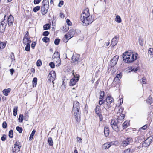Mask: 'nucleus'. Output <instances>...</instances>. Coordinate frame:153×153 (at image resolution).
I'll return each instance as SVG.
<instances>
[{"label": "nucleus", "mask_w": 153, "mask_h": 153, "mask_svg": "<svg viewBox=\"0 0 153 153\" xmlns=\"http://www.w3.org/2000/svg\"><path fill=\"white\" fill-rule=\"evenodd\" d=\"M81 19L83 25L87 26L91 24L93 21V19L90 16L89 10L86 8L84 10L81 15Z\"/></svg>", "instance_id": "1"}, {"label": "nucleus", "mask_w": 153, "mask_h": 153, "mask_svg": "<svg viewBox=\"0 0 153 153\" xmlns=\"http://www.w3.org/2000/svg\"><path fill=\"white\" fill-rule=\"evenodd\" d=\"M137 53L135 54L131 51H128L123 53V60L125 62L131 63L137 59Z\"/></svg>", "instance_id": "2"}, {"label": "nucleus", "mask_w": 153, "mask_h": 153, "mask_svg": "<svg viewBox=\"0 0 153 153\" xmlns=\"http://www.w3.org/2000/svg\"><path fill=\"white\" fill-rule=\"evenodd\" d=\"M74 116L76 121L77 122L80 121L81 111L80 110V104L77 101H74L73 105Z\"/></svg>", "instance_id": "3"}, {"label": "nucleus", "mask_w": 153, "mask_h": 153, "mask_svg": "<svg viewBox=\"0 0 153 153\" xmlns=\"http://www.w3.org/2000/svg\"><path fill=\"white\" fill-rule=\"evenodd\" d=\"M48 3H49L48 0H44L42 3L41 12L42 15H44L47 12L49 6Z\"/></svg>", "instance_id": "4"}, {"label": "nucleus", "mask_w": 153, "mask_h": 153, "mask_svg": "<svg viewBox=\"0 0 153 153\" xmlns=\"http://www.w3.org/2000/svg\"><path fill=\"white\" fill-rule=\"evenodd\" d=\"M75 33V31L74 29L70 30L63 37V42L65 43L67 42L69 39L74 36Z\"/></svg>", "instance_id": "5"}, {"label": "nucleus", "mask_w": 153, "mask_h": 153, "mask_svg": "<svg viewBox=\"0 0 153 153\" xmlns=\"http://www.w3.org/2000/svg\"><path fill=\"white\" fill-rule=\"evenodd\" d=\"M80 56L78 54H73L71 59V62L74 65H77L80 62Z\"/></svg>", "instance_id": "6"}, {"label": "nucleus", "mask_w": 153, "mask_h": 153, "mask_svg": "<svg viewBox=\"0 0 153 153\" xmlns=\"http://www.w3.org/2000/svg\"><path fill=\"white\" fill-rule=\"evenodd\" d=\"M152 139V137H149L147 138L143 143H141L140 145H142V147H148L151 143Z\"/></svg>", "instance_id": "7"}, {"label": "nucleus", "mask_w": 153, "mask_h": 153, "mask_svg": "<svg viewBox=\"0 0 153 153\" xmlns=\"http://www.w3.org/2000/svg\"><path fill=\"white\" fill-rule=\"evenodd\" d=\"M79 75L76 74L74 75L73 77L71 79L70 81L69 85L70 86H73L79 81Z\"/></svg>", "instance_id": "8"}, {"label": "nucleus", "mask_w": 153, "mask_h": 153, "mask_svg": "<svg viewBox=\"0 0 153 153\" xmlns=\"http://www.w3.org/2000/svg\"><path fill=\"white\" fill-rule=\"evenodd\" d=\"M119 56H118L116 55L111 60L108 66V68H110L114 66L117 64Z\"/></svg>", "instance_id": "9"}, {"label": "nucleus", "mask_w": 153, "mask_h": 153, "mask_svg": "<svg viewBox=\"0 0 153 153\" xmlns=\"http://www.w3.org/2000/svg\"><path fill=\"white\" fill-rule=\"evenodd\" d=\"M48 76L49 77V80L50 82H52L53 84V81L56 77V73L55 72L53 71H50L48 75Z\"/></svg>", "instance_id": "10"}, {"label": "nucleus", "mask_w": 153, "mask_h": 153, "mask_svg": "<svg viewBox=\"0 0 153 153\" xmlns=\"http://www.w3.org/2000/svg\"><path fill=\"white\" fill-rule=\"evenodd\" d=\"M132 140L131 138L130 137H127L125 140L122 141L121 145L123 147H125L128 145L129 144L130 142Z\"/></svg>", "instance_id": "11"}, {"label": "nucleus", "mask_w": 153, "mask_h": 153, "mask_svg": "<svg viewBox=\"0 0 153 153\" xmlns=\"http://www.w3.org/2000/svg\"><path fill=\"white\" fill-rule=\"evenodd\" d=\"M7 23L9 26H11L13 25L14 21V18L11 15H10L7 18Z\"/></svg>", "instance_id": "12"}, {"label": "nucleus", "mask_w": 153, "mask_h": 153, "mask_svg": "<svg viewBox=\"0 0 153 153\" xmlns=\"http://www.w3.org/2000/svg\"><path fill=\"white\" fill-rule=\"evenodd\" d=\"M53 61L55 62L56 66H59L61 63V60L59 57H54L53 58Z\"/></svg>", "instance_id": "13"}, {"label": "nucleus", "mask_w": 153, "mask_h": 153, "mask_svg": "<svg viewBox=\"0 0 153 153\" xmlns=\"http://www.w3.org/2000/svg\"><path fill=\"white\" fill-rule=\"evenodd\" d=\"M117 116L118 117L117 122V123L120 126L122 123L123 120L124 118L125 115L124 114H122L120 116H119V115H118Z\"/></svg>", "instance_id": "14"}, {"label": "nucleus", "mask_w": 153, "mask_h": 153, "mask_svg": "<svg viewBox=\"0 0 153 153\" xmlns=\"http://www.w3.org/2000/svg\"><path fill=\"white\" fill-rule=\"evenodd\" d=\"M21 146L18 144L17 142H16L13 147L12 151L14 152L16 151H20Z\"/></svg>", "instance_id": "15"}, {"label": "nucleus", "mask_w": 153, "mask_h": 153, "mask_svg": "<svg viewBox=\"0 0 153 153\" xmlns=\"http://www.w3.org/2000/svg\"><path fill=\"white\" fill-rule=\"evenodd\" d=\"M118 37L116 36L113 38L111 42V44L113 46H114L118 42Z\"/></svg>", "instance_id": "16"}, {"label": "nucleus", "mask_w": 153, "mask_h": 153, "mask_svg": "<svg viewBox=\"0 0 153 153\" xmlns=\"http://www.w3.org/2000/svg\"><path fill=\"white\" fill-rule=\"evenodd\" d=\"M105 100L107 104H110L111 103L113 102L114 101V99L111 96H108Z\"/></svg>", "instance_id": "17"}, {"label": "nucleus", "mask_w": 153, "mask_h": 153, "mask_svg": "<svg viewBox=\"0 0 153 153\" xmlns=\"http://www.w3.org/2000/svg\"><path fill=\"white\" fill-rule=\"evenodd\" d=\"M6 15L4 16V19L0 23V25L3 27H6L7 24V20L5 19L6 18Z\"/></svg>", "instance_id": "18"}, {"label": "nucleus", "mask_w": 153, "mask_h": 153, "mask_svg": "<svg viewBox=\"0 0 153 153\" xmlns=\"http://www.w3.org/2000/svg\"><path fill=\"white\" fill-rule=\"evenodd\" d=\"M129 125V122L128 121H125L123 124L122 126L123 129L126 128Z\"/></svg>", "instance_id": "19"}, {"label": "nucleus", "mask_w": 153, "mask_h": 153, "mask_svg": "<svg viewBox=\"0 0 153 153\" xmlns=\"http://www.w3.org/2000/svg\"><path fill=\"white\" fill-rule=\"evenodd\" d=\"M11 90L10 88H8L7 89H5L3 91V92L5 96H7L8 95L9 93L10 92Z\"/></svg>", "instance_id": "20"}, {"label": "nucleus", "mask_w": 153, "mask_h": 153, "mask_svg": "<svg viewBox=\"0 0 153 153\" xmlns=\"http://www.w3.org/2000/svg\"><path fill=\"white\" fill-rule=\"evenodd\" d=\"M104 133L106 137H108L109 133V130L108 127H105L104 130Z\"/></svg>", "instance_id": "21"}, {"label": "nucleus", "mask_w": 153, "mask_h": 153, "mask_svg": "<svg viewBox=\"0 0 153 153\" xmlns=\"http://www.w3.org/2000/svg\"><path fill=\"white\" fill-rule=\"evenodd\" d=\"M48 142L50 146H52L53 145V141L51 137H48Z\"/></svg>", "instance_id": "22"}, {"label": "nucleus", "mask_w": 153, "mask_h": 153, "mask_svg": "<svg viewBox=\"0 0 153 153\" xmlns=\"http://www.w3.org/2000/svg\"><path fill=\"white\" fill-rule=\"evenodd\" d=\"M95 113L96 114L99 115V114H100V107L99 105H97L96 106L95 109Z\"/></svg>", "instance_id": "23"}, {"label": "nucleus", "mask_w": 153, "mask_h": 153, "mask_svg": "<svg viewBox=\"0 0 153 153\" xmlns=\"http://www.w3.org/2000/svg\"><path fill=\"white\" fill-rule=\"evenodd\" d=\"M124 110V108L123 107H120L118 110V112L117 113V115L118 116H120L121 114H122L123 111Z\"/></svg>", "instance_id": "24"}, {"label": "nucleus", "mask_w": 153, "mask_h": 153, "mask_svg": "<svg viewBox=\"0 0 153 153\" xmlns=\"http://www.w3.org/2000/svg\"><path fill=\"white\" fill-rule=\"evenodd\" d=\"M35 132H36V130L35 129H33L32 131V133L29 137V140L30 141H31L32 140L33 137L34 136V135Z\"/></svg>", "instance_id": "25"}, {"label": "nucleus", "mask_w": 153, "mask_h": 153, "mask_svg": "<svg viewBox=\"0 0 153 153\" xmlns=\"http://www.w3.org/2000/svg\"><path fill=\"white\" fill-rule=\"evenodd\" d=\"M118 126H120V125H118V124H117L113 126H111V127L113 130L117 132L119 130L118 128Z\"/></svg>", "instance_id": "26"}, {"label": "nucleus", "mask_w": 153, "mask_h": 153, "mask_svg": "<svg viewBox=\"0 0 153 153\" xmlns=\"http://www.w3.org/2000/svg\"><path fill=\"white\" fill-rule=\"evenodd\" d=\"M37 78L36 77H34L33 79L32 82L33 84V87H36L37 84Z\"/></svg>", "instance_id": "27"}, {"label": "nucleus", "mask_w": 153, "mask_h": 153, "mask_svg": "<svg viewBox=\"0 0 153 153\" xmlns=\"http://www.w3.org/2000/svg\"><path fill=\"white\" fill-rule=\"evenodd\" d=\"M147 102L149 104H151L152 102V98L150 96H149L146 100Z\"/></svg>", "instance_id": "28"}, {"label": "nucleus", "mask_w": 153, "mask_h": 153, "mask_svg": "<svg viewBox=\"0 0 153 153\" xmlns=\"http://www.w3.org/2000/svg\"><path fill=\"white\" fill-rule=\"evenodd\" d=\"M17 110L18 107L16 106L14 107L13 111V114L14 116H15L17 115Z\"/></svg>", "instance_id": "29"}, {"label": "nucleus", "mask_w": 153, "mask_h": 153, "mask_svg": "<svg viewBox=\"0 0 153 153\" xmlns=\"http://www.w3.org/2000/svg\"><path fill=\"white\" fill-rule=\"evenodd\" d=\"M120 82V79L114 78L113 82V83L114 85H116L117 83H119Z\"/></svg>", "instance_id": "30"}, {"label": "nucleus", "mask_w": 153, "mask_h": 153, "mask_svg": "<svg viewBox=\"0 0 153 153\" xmlns=\"http://www.w3.org/2000/svg\"><path fill=\"white\" fill-rule=\"evenodd\" d=\"M115 21L118 23H120L122 21L121 18L119 15H117L116 16Z\"/></svg>", "instance_id": "31"}, {"label": "nucleus", "mask_w": 153, "mask_h": 153, "mask_svg": "<svg viewBox=\"0 0 153 153\" xmlns=\"http://www.w3.org/2000/svg\"><path fill=\"white\" fill-rule=\"evenodd\" d=\"M105 95V93L104 91H102L100 92V96H99V99H103L104 96Z\"/></svg>", "instance_id": "32"}, {"label": "nucleus", "mask_w": 153, "mask_h": 153, "mask_svg": "<svg viewBox=\"0 0 153 153\" xmlns=\"http://www.w3.org/2000/svg\"><path fill=\"white\" fill-rule=\"evenodd\" d=\"M50 27V26L49 24H46L44 25L43 26L44 30H46L49 29Z\"/></svg>", "instance_id": "33"}, {"label": "nucleus", "mask_w": 153, "mask_h": 153, "mask_svg": "<svg viewBox=\"0 0 153 153\" xmlns=\"http://www.w3.org/2000/svg\"><path fill=\"white\" fill-rule=\"evenodd\" d=\"M103 146V148H104V149H108V148H110L111 146L110 144L108 143H105L104 144Z\"/></svg>", "instance_id": "34"}, {"label": "nucleus", "mask_w": 153, "mask_h": 153, "mask_svg": "<svg viewBox=\"0 0 153 153\" xmlns=\"http://www.w3.org/2000/svg\"><path fill=\"white\" fill-rule=\"evenodd\" d=\"M6 43L4 42H1L0 41V49H3L6 46Z\"/></svg>", "instance_id": "35"}, {"label": "nucleus", "mask_w": 153, "mask_h": 153, "mask_svg": "<svg viewBox=\"0 0 153 153\" xmlns=\"http://www.w3.org/2000/svg\"><path fill=\"white\" fill-rule=\"evenodd\" d=\"M54 57H60V55L59 53L57 51H56L54 54V55L52 56V58Z\"/></svg>", "instance_id": "36"}, {"label": "nucleus", "mask_w": 153, "mask_h": 153, "mask_svg": "<svg viewBox=\"0 0 153 153\" xmlns=\"http://www.w3.org/2000/svg\"><path fill=\"white\" fill-rule=\"evenodd\" d=\"M40 8V6H36L33 8V10L34 12H36L38 10H39Z\"/></svg>", "instance_id": "37"}, {"label": "nucleus", "mask_w": 153, "mask_h": 153, "mask_svg": "<svg viewBox=\"0 0 153 153\" xmlns=\"http://www.w3.org/2000/svg\"><path fill=\"white\" fill-rule=\"evenodd\" d=\"M27 38H25V37H23V42L25 45H26L27 44L28 42V39L30 38L29 37H27Z\"/></svg>", "instance_id": "38"}, {"label": "nucleus", "mask_w": 153, "mask_h": 153, "mask_svg": "<svg viewBox=\"0 0 153 153\" xmlns=\"http://www.w3.org/2000/svg\"><path fill=\"white\" fill-rule=\"evenodd\" d=\"M42 40L44 42H45V43H47L49 41L50 39L49 38L46 37H45L42 38Z\"/></svg>", "instance_id": "39"}, {"label": "nucleus", "mask_w": 153, "mask_h": 153, "mask_svg": "<svg viewBox=\"0 0 153 153\" xmlns=\"http://www.w3.org/2000/svg\"><path fill=\"white\" fill-rule=\"evenodd\" d=\"M24 119V116L22 114H20L19 116L18 120L20 122H22L23 121Z\"/></svg>", "instance_id": "40"}, {"label": "nucleus", "mask_w": 153, "mask_h": 153, "mask_svg": "<svg viewBox=\"0 0 153 153\" xmlns=\"http://www.w3.org/2000/svg\"><path fill=\"white\" fill-rule=\"evenodd\" d=\"M5 27H3L0 25V33H2L5 31Z\"/></svg>", "instance_id": "41"}, {"label": "nucleus", "mask_w": 153, "mask_h": 153, "mask_svg": "<svg viewBox=\"0 0 153 153\" xmlns=\"http://www.w3.org/2000/svg\"><path fill=\"white\" fill-rule=\"evenodd\" d=\"M16 129L20 133H21L22 132L23 130L22 128V127H20L19 126H17L16 127Z\"/></svg>", "instance_id": "42"}, {"label": "nucleus", "mask_w": 153, "mask_h": 153, "mask_svg": "<svg viewBox=\"0 0 153 153\" xmlns=\"http://www.w3.org/2000/svg\"><path fill=\"white\" fill-rule=\"evenodd\" d=\"M13 130H10L9 132V136L10 138H12L13 137Z\"/></svg>", "instance_id": "43"}, {"label": "nucleus", "mask_w": 153, "mask_h": 153, "mask_svg": "<svg viewBox=\"0 0 153 153\" xmlns=\"http://www.w3.org/2000/svg\"><path fill=\"white\" fill-rule=\"evenodd\" d=\"M26 45L25 47V50L27 51H29L30 50V44H27Z\"/></svg>", "instance_id": "44"}, {"label": "nucleus", "mask_w": 153, "mask_h": 153, "mask_svg": "<svg viewBox=\"0 0 153 153\" xmlns=\"http://www.w3.org/2000/svg\"><path fill=\"white\" fill-rule=\"evenodd\" d=\"M117 123L116 121H115L114 120H112L111 123V126H112L114 125H116L117 124Z\"/></svg>", "instance_id": "45"}, {"label": "nucleus", "mask_w": 153, "mask_h": 153, "mask_svg": "<svg viewBox=\"0 0 153 153\" xmlns=\"http://www.w3.org/2000/svg\"><path fill=\"white\" fill-rule=\"evenodd\" d=\"M60 39H56L54 42L55 44L56 45H58L59 43Z\"/></svg>", "instance_id": "46"}, {"label": "nucleus", "mask_w": 153, "mask_h": 153, "mask_svg": "<svg viewBox=\"0 0 153 153\" xmlns=\"http://www.w3.org/2000/svg\"><path fill=\"white\" fill-rule=\"evenodd\" d=\"M28 112H25V113L24 119L26 120L28 118Z\"/></svg>", "instance_id": "47"}, {"label": "nucleus", "mask_w": 153, "mask_h": 153, "mask_svg": "<svg viewBox=\"0 0 153 153\" xmlns=\"http://www.w3.org/2000/svg\"><path fill=\"white\" fill-rule=\"evenodd\" d=\"M105 100H104L103 99H100V100L99 101V104L100 105H101L102 104L105 103Z\"/></svg>", "instance_id": "48"}, {"label": "nucleus", "mask_w": 153, "mask_h": 153, "mask_svg": "<svg viewBox=\"0 0 153 153\" xmlns=\"http://www.w3.org/2000/svg\"><path fill=\"white\" fill-rule=\"evenodd\" d=\"M42 64L41 61L40 60H38L36 62V65L37 66H40Z\"/></svg>", "instance_id": "49"}, {"label": "nucleus", "mask_w": 153, "mask_h": 153, "mask_svg": "<svg viewBox=\"0 0 153 153\" xmlns=\"http://www.w3.org/2000/svg\"><path fill=\"white\" fill-rule=\"evenodd\" d=\"M122 77V73H119V74H117L116 76L115 77V78L117 79H120Z\"/></svg>", "instance_id": "50"}, {"label": "nucleus", "mask_w": 153, "mask_h": 153, "mask_svg": "<svg viewBox=\"0 0 153 153\" xmlns=\"http://www.w3.org/2000/svg\"><path fill=\"white\" fill-rule=\"evenodd\" d=\"M49 65L52 68H53L55 67V63L53 62H51L49 64Z\"/></svg>", "instance_id": "51"}, {"label": "nucleus", "mask_w": 153, "mask_h": 153, "mask_svg": "<svg viewBox=\"0 0 153 153\" xmlns=\"http://www.w3.org/2000/svg\"><path fill=\"white\" fill-rule=\"evenodd\" d=\"M148 53L150 55H152L153 54V48H150L148 50Z\"/></svg>", "instance_id": "52"}, {"label": "nucleus", "mask_w": 153, "mask_h": 153, "mask_svg": "<svg viewBox=\"0 0 153 153\" xmlns=\"http://www.w3.org/2000/svg\"><path fill=\"white\" fill-rule=\"evenodd\" d=\"M49 32L48 31H44L43 33V35L45 36H48V35H49Z\"/></svg>", "instance_id": "53"}, {"label": "nucleus", "mask_w": 153, "mask_h": 153, "mask_svg": "<svg viewBox=\"0 0 153 153\" xmlns=\"http://www.w3.org/2000/svg\"><path fill=\"white\" fill-rule=\"evenodd\" d=\"M2 127L5 129L7 128V124L5 121H4L2 123Z\"/></svg>", "instance_id": "54"}, {"label": "nucleus", "mask_w": 153, "mask_h": 153, "mask_svg": "<svg viewBox=\"0 0 153 153\" xmlns=\"http://www.w3.org/2000/svg\"><path fill=\"white\" fill-rule=\"evenodd\" d=\"M130 149L128 148L125 150L123 153H130Z\"/></svg>", "instance_id": "55"}, {"label": "nucleus", "mask_w": 153, "mask_h": 153, "mask_svg": "<svg viewBox=\"0 0 153 153\" xmlns=\"http://www.w3.org/2000/svg\"><path fill=\"white\" fill-rule=\"evenodd\" d=\"M142 82L143 84H145L146 83V80L145 77H143L142 79Z\"/></svg>", "instance_id": "56"}, {"label": "nucleus", "mask_w": 153, "mask_h": 153, "mask_svg": "<svg viewBox=\"0 0 153 153\" xmlns=\"http://www.w3.org/2000/svg\"><path fill=\"white\" fill-rule=\"evenodd\" d=\"M138 42L140 45L141 46H142L143 45V41L141 39L140 37L139 39Z\"/></svg>", "instance_id": "57"}, {"label": "nucleus", "mask_w": 153, "mask_h": 153, "mask_svg": "<svg viewBox=\"0 0 153 153\" xmlns=\"http://www.w3.org/2000/svg\"><path fill=\"white\" fill-rule=\"evenodd\" d=\"M68 28L66 27V26H63L62 27V30L64 31L65 32L67 31L68 30Z\"/></svg>", "instance_id": "58"}, {"label": "nucleus", "mask_w": 153, "mask_h": 153, "mask_svg": "<svg viewBox=\"0 0 153 153\" xmlns=\"http://www.w3.org/2000/svg\"><path fill=\"white\" fill-rule=\"evenodd\" d=\"M11 58L12 59V61H13V60H14V61L15 60V58L14 57V55L13 53H11Z\"/></svg>", "instance_id": "59"}, {"label": "nucleus", "mask_w": 153, "mask_h": 153, "mask_svg": "<svg viewBox=\"0 0 153 153\" xmlns=\"http://www.w3.org/2000/svg\"><path fill=\"white\" fill-rule=\"evenodd\" d=\"M41 1V0H34V3L35 4H37L40 2Z\"/></svg>", "instance_id": "60"}, {"label": "nucleus", "mask_w": 153, "mask_h": 153, "mask_svg": "<svg viewBox=\"0 0 153 153\" xmlns=\"http://www.w3.org/2000/svg\"><path fill=\"white\" fill-rule=\"evenodd\" d=\"M64 1H61L58 4V6L59 7H61L63 5Z\"/></svg>", "instance_id": "61"}, {"label": "nucleus", "mask_w": 153, "mask_h": 153, "mask_svg": "<svg viewBox=\"0 0 153 153\" xmlns=\"http://www.w3.org/2000/svg\"><path fill=\"white\" fill-rule=\"evenodd\" d=\"M6 136L5 134H4L1 137V140L2 141H4L6 139Z\"/></svg>", "instance_id": "62"}, {"label": "nucleus", "mask_w": 153, "mask_h": 153, "mask_svg": "<svg viewBox=\"0 0 153 153\" xmlns=\"http://www.w3.org/2000/svg\"><path fill=\"white\" fill-rule=\"evenodd\" d=\"M66 23L69 26L71 25V22H70V20L68 19H67L66 20Z\"/></svg>", "instance_id": "63"}, {"label": "nucleus", "mask_w": 153, "mask_h": 153, "mask_svg": "<svg viewBox=\"0 0 153 153\" xmlns=\"http://www.w3.org/2000/svg\"><path fill=\"white\" fill-rule=\"evenodd\" d=\"M99 117V119H100V121H102V120L103 119V117H102V115L100 114H100H99V115H97Z\"/></svg>", "instance_id": "64"}]
</instances>
